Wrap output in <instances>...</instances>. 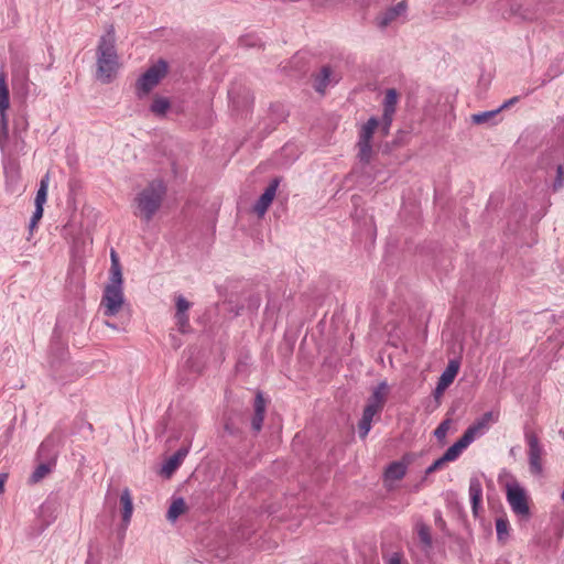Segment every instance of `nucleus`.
Returning a JSON list of instances; mask_svg holds the SVG:
<instances>
[{
  "instance_id": "obj_32",
  "label": "nucleus",
  "mask_w": 564,
  "mask_h": 564,
  "mask_svg": "<svg viewBox=\"0 0 564 564\" xmlns=\"http://www.w3.org/2000/svg\"><path fill=\"white\" fill-rule=\"evenodd\" d=\"M451 424L452 420L446 419L436 427V430L434 431V435L438 441H443L446 437L451 429Z\"/></svg>"
},
{
  "instance_id": "obj_35",
  "label": "nucleus",
  "mask_w": 564,
  "mask_h": 564,
  "mask_svg": "<svg viewBox=\"0 0 564 564\" xmlns=\"http://www.w3.org/2000/svg\"><path fill=\"white\" fill-rule=\"evenodd\" d=\"M509 522L507 519L499 518L496 520V531L499 540H502L508 534Z\"/></svg>"
},
{
  "instance_id": "obj_27",
  "label": "nucleus",
  "mask_w": 564,
  "mask_h": 564,
  "mask_svg": "<svg viewBox=\"0 0 564 564\" xmlns=\"http://www.w3.org/2000/svg\"><path fill=\"white\" fill-rule=\"evenodd\" d=\"M358 158L362 163H369L372 154L371 142L358 141Z\"/></svg>"
},
{
  "instance_id": "obj_45",
  "label": "nucleus",
  "mask_w": 564,
  "mask_h": 564,
  "mask_svg": "<svg viewBox=\"0 0 564 564\" xmlns=\"http://www.w3.org/2000/svg\"><path fill=\"white\" fill-rule=\"evenodd\" d=\"M134 93L135 95L141 98V75H139L137 78H135V82H134Z\"/></svg>"
},
{
  "instance_id": "obj_29",
  "label": "nucleus",
  "mask_w": 564,
  "mask_h": 564,
  "mask_svg": "<svg viewBox=\"0 0 564 564\" xmlns=\"http://www.w3.org/2000/svg\"><path fill=\"white\" fill-rule=\"evenodd\" d=\"M484 432L479 430L475 424H471L467 427L460 438L467 444L470 445L477 437L481 436Z\"/></svg>"
},
{
  "instance_id": "obj_18",
  "label": "nucleus",
  "mask_w": 564,
  "mask_h": 564,
  "mask_svg": "<svg viewBox=\"0 0 564 564\" xmlns=\"http://www.w3.org/2000/svg\"><path fill=\"white\" fill-rule=\"evenodd\" d=\"M171 108V102L166 97H162L155 95L150 105V111L156 117H164L169 109Z\"/></svg>"
},
{
  "instance_id": "obj_16",
  "label": "nucleus",
  "mask_w": 564,
  "mask_h": 564,
  "mask_svg": "<svg viewBox=\"0 0 564 564\" xmlns=\"http://www.w3.org/2000/svg\"><path fill=\"white\" fill-rule=\"evenodd\" d=\"M377 414H379L377 411L372 410L371 408L365 406L362 417L358 424V433L360 438H366V436L371 430L373 416Z\"/></svg>"
},
{
  "instance_id": "obj_9",
  "label": "nucleus",
  "mask_w": 564,
  "mask_h": 564,
  "mask_svg": "<svg viewBox=\"0 0 564 564\" xmlns=\"http://www.w3.org/2000/svg\"><path fill=\"white\" fill-rule=\"evenodd\" d=\"M408 4L405 1H400L395 6L387 9L384 12L377 17V24L384 29L392 23L397 18L403 15L406 12Z\"/></svg>"
},
{
  "instance_id": "obj_11",
  "label": "nucleus",
  "mask_w": 564,
  "mask_h": 564,
  "mask_svg": "<svg viewBox=\"0 0 564 564\" xmlns=\"http://www.w3.org/2000/svg\"><path fill=\"white\" fill-rule=\"evenodd\" d=\"M188 454L187 447H181L171 457H169L161 468V474L170 478L173 473L181 466L186 455Z\"/></svg>"
},
{
  "instance_id": "obj_17",
  "label": "nucleus",
  "mask_w": 564,
  "mask_h": 564,
  "mask_svg": "<svg viewBox=\"0 0 564 564\" xmlns=\"http://www.w3.org/2000/svg\"><path fill=\"white\" fill-rule=\"evenodd\" d=\"M51 354L53 357L52 368L55 369L57 362L62 364L66 360L68 351L64 343L56 340L55 337H53L51 344Z\"/></svg>"
},
{
  "instance_id": "obj_21",
  "label": "nucleus",
  "mask_w": 564,
  "mask_h": 564,
  "mask_svg": "<svg viewBox=\"0 0 564 564\" xmlns=\"http://www.w3.org/2000/svg\"><path fill=\"white\" fill-rule=\"evenodd\" d=\"M332 70L328 66H324L321 73L315 77L314 88L317 93L324 94L328 84L330 83Z\"/></svg>"
},
{
  "instance_id": "obj_30",
  "label": "nucleus",
  "mask_w": 564,
  "mask_h": 564,
  "mask_svg": "<svg viewBox=\"0 0 564 564\" xmlns=\"http://www.w3.org/2000/svg\"><path fill=\"white\" fill-rule=\"evenodd\" d=\"M497 419L495 417L492 412H486L481 417L475 421V424L479 430L484 433L489 429L491 422H495Z\"/></svg>"
},
{
  "instance_id": "obj_38",
  "label": "nucleus",
  "mask_w": 564,
  "mask_h": 564,
  "mask_svg": "<svg viewBox=\"0 0 564 564\" xmlns=\"http://www.w3.org/2000/svg\"><path fill=\"white\" fill-rule=\"evenodd\" d=\"M564 186V171L562 165H557L556 169V178L553 183V189L558 191Z\"/></svg>"
},
{
  "instance_id": "obj_39",
  "label": "nucleus",
  "mask_w": 564,
  "mask_h": 564,
  "mask_svg": "<svg viewBox=\"0 0 564 564\" xmlns=\"http://www.w3.org/2000/svg\"><path fill=\"white\" fill-rule=\"evenodd\" d=\"M110 260H111V265H110L109 272H115V271H121L122 270L121 264H120L119 256L115 251V249L110 250Z\"/></svg>"
},
{
  "instance_id": "obj_37",
  "label": "nucleus",
  "mask_w": 564,
  "mask_h": 564,
  "mask_svg": "<svg viewBox=\"0 0 564 564\" xmlns=\"http://www.w3.org/2000/svg\"><path fill=\"white\" fill-rule=\"evenodd\" d=\"M123 279H122V270L109 272V282L106 285H115L122 288Z\"/></svg>"
},
{
  "instance_id": "obj_40",
  "label": "nucleus",
  "mask_w": 564,
  "mask_h": 564,
  "mask_svg": "<svg viewBox=\"0 0 564 564\" xmlns=\"http://www.w3.org/2000/svg\"><path fill=\"white\" fill-rule=\"evenodd\" d=\"M445 462L443 460L442 457L437 458L431 466H429L425 470V475H430L436 470H440L442 469L444 466H445Z\"/></svg>"
},
{
  "instance_id": "obj_49",
  "label": "nucleus",
  "mask_w": 564,
  "mask_h": 564,
  "mask_svg": "<svg viewBox=\"0 0 564 564\" xmlns=\"http://www.w3.org/2000/svg\"><path fill=\"white\" fill-rule=\"evenodd\" d=\"M561 499H562V501H563V503H564V489H563V492H562V495H561Z\"/></svg>"
},
{
  "instance_id": "obj_34",
  "label": "nucleus",
  "mask_w": 564,
  "mask_h": 564,
  "mask_svg": "<svg viewBox=\"0 0 564 564\" xmlns=\"http://www.w3.org/2000/svg\"><path fill=\"white\" fill-rule=\"evenodd\" d=\"M417 535L420 541L427 547L432 544V539L430 534V529L425 524L417 525Z\"/></svg>"
},
{
  "instance_id": "obj_14",
  "label": "nucleus",
  "mask_w": 564,
  "mask_h": 564,
  "mask_svg": "<svg viewBox=\"0 0 564 564\" xmlns=\"http://www.w3.org/2000/svg\"><path fill=\"white\" fill-rule=\"evenodd\" d=\"M120 505H121L122 525H123V528H126L130 522L132 511H133L132 498H131L129 489H127V488L120 495Z\"/></svg>"
},
{
  "instance_id": "obj_41",
  "label": "nucleus",
  "mask_w": 564,
  "mask_h": 564,
  "mask_svg": "<svg viewBox=\"0 0 564 564\" xmlns=\"http://www.w3.org/2000/svg\"><path fill=\"white\" fill-rule=\"evenodd\" d=\"M44 213L43 207L35 206V210L33 212V215L31 217V220H33V224H39V221L42 219Z\"/></svg>"
},
{
  "instance_id": "obj_22",
  "label": "nucleus",
  "mask_w": 564,
  "mask_h": 564,
  "mask_svg": "<svg viewBox=\"0 0 564 564\" xmlns=\"http://www.w3.org/2000/svg\"><path fill=\"white\" fill-rule=\"evenodd\" d=\"M379 126V120L371 117L360 129L359 141L371 142L373 133Z\"/></svg>"
},
{
  "instance_id": "obj_43",
  "label": "nucleus",
  "mask_w": 564,
  "mask_h": 564,
  "mask_svg": "<svg viewBox=\"0 0 564 564\" xmlns=\"http://www.w3.org/2000/svg\"><path fill=\"white\" fill-rule=\"evenodd\" d=\"M447 388H448V387L442 386L441 383H438V382H437L436 388H435V390H434V392H433L434 398H435L436 400H438V399L444 394V392H445V390H446Z\"/></svg>"
},
{
  "instance_id": "obj_26",
  "label": "nucleus",
  "mask_w": 564,
  "mask_h": 564,
  "mask_svg": "<svg viewBox=\"0 0 564 564\" xmlns=\"http://www.w3.org/2000/svg\"><path fill=\"white\" fill-rule=\"evenodd\" d=\"M499 113H500V109L474 113V115H471V122L475 124L489 123L494 119H496Z\"/></svg>"
},
{
  "instance_id": "obj_6",
  "label": "nucleus",
  "mask_w": 564,
  "mask_h": 564,
  "mask_svg": "<svg viewBox=\"0 0 564 564\" xmlns=\"http://www.w3.org/2000/svg\"><path fill=\"white\" fill-rule=\"evenodd\" d=\"M169 70V64L165 59L153 61L149 68L143 72V93L156 86L164 78Z\"/></svg>"
},
{
  "instance_id": "obj_20",
  "label": "nucleus",
  "mask_w": 564,
  "mask_h": 564,
  "mask_svg": "<svg viewBox=\"0 0 564 564\" xmlns=\"http://www.w3.org/2000/svg\"><path fill=\"white\" fill-rule=\"evenodd\" d=\"M468 446L469 445H467L462 438H459L446 449V452L442 456L443 460L445 463L456 460L462 454V452L466 449Z\"/></svg>"
},
{
  "instance_id": "obj_23",
  "label": "nucleus",
  "mask_w": 564,
  "mask_h": 564,
  "mask_svg": "<svg viewBox=\"0 0 564 564\" xmlns=\"http://www.w3.org/2000/svg\"><path fill=\"white\" fill-rule=\"evenodd\" d=\"M10 106V93L6 83V77L3 74L0 75V112L4 115V111Z\"/></svg>"
},
{
  "instance_id": "obj_24",
  "label": "nucleus",
  "mask_w": 564,
  "mask_h": 564,
  "mask_svg": "<svg viewBox=\"0 0 564 564\" xmlns=\"http://www.w3.org/2000/svg\"><path fill=\"white\" fill-rule=\"evenodd\" d=\"M186 510V503L183 498L175 499L167 510V519L175 521Z\"/></svg>"
},
{
  "instance_id": "obj_7",
  "label": "nucleus",
  "mask_w": 564,
  "mask_h": 564,
  "mask_svg": "<svg viewBox=\"0 0 564 564\" xmlns=\"http://www.w3.org/2000/svg\"><path fill=\"white\" fill-rule=\"evenodd\" d=\"M398 102V93L394 88H390L386 91L383 101V115H382V131L388 134L390 124L392 122L393 115L395 112V106Z\"/></svg>"
},
{
  "instance_id": "obj_46",
  "label": "nucleus",
  "mask_w": 564,
  "mask_h": 564,
  "mask_svg": "<svg viewBox=\"0 0 564 564\" xmlns=\"http://www.w3.org/2000/svg\"><path fill=\"white\" fill-rule=\"evenodd\" d=\"M389 564H401V556H400V554L394 553V554L389 558Z\"/></svg>"
},
{
  "instance_id": "obj_4",
  "label": "nucleus",
  "mask_w": 564,
  "mask_h": 564,
  "mask_svg": "<svg viewBox=\"0 0 564 564\" xmlns=\"http://www.w3.org/2000/svg\"><path fill=\"white\" fill-rule=\"evenodd\" d=\"M525 441L528 444V457L530 471L534 475L542 473V455L543 447L540 444L539 437L533 432H525Z\"/></svg>"
},
{
  "instance_id": "obj_3",
  "label": "nucleus",
  "mask_w": 564,
  "mask_h": 564,
  "mask_svg": "<svg viewBox=\"0 0 564 564\" xmlns=\"http://www.w3.org/2000/svg\"><path fill=\"white\" fill-rule=\"evenodd\" d=\"M124 304V295L121 286L106 285L101 303L106 316H115Z\"/></svg>"
},
{
  "instance_id": "obj_12",
  "label": "nucleus",
  "mask_w": 564,
  "mask_h": 564,
  "mask_svg": "<svg viewBox=\"0 0 564 564\" xmlns=\"http://www.w3.org/2000/svg\"><path fill=\"white\" fill-rule=\"evenodd\" d=\"M408 469V464L403 460L392 462L384 471V482L388 488H391V482L401 480Z\"/></svg>"
},
{
  "instance_id": "obj_1",
  "label": "nucleus",
  "mask_w": 564,
  "mask_h": 564,
  "mask_svg": "<svg viewBox=\"0 0 564 564\" xmlns=\"http://www.w3.org/2000/svg\"><path fill=\"white\" fill-rule=\"evenodd\" d=\"M120 68L119 56L116 48V35L111 28L104 34L96 48V72L97 82L107 85L113 82Z\"/></svg>"
},
{
  "instance_id": "obj_5",
  "label": "nucleus",
  "mask_w": 564,
  "mask_h": 564,
  "mask_svg": "<svg viewBox=\"0 0 564 564\" xmlns=\"http://www.w3.org/2000/svg\"><path fill=\"white\" fill-rule=\"evenodd\" d=\"M507 500L514 513L522 517L529 516L528 499L523 488H521L519 484L513 482L507 485Z\"/></svg>"
},
{
  "instance_id": "obj_47",
  "label": "nucleus",
  "mask_w": 564,
  "mask_h": 564,
  "mask_svg": "<svg viewBox=\"0 0 564 564\" xmlns=\"http://www.w3.org/2000/svg\"><path fill=\"white\" fill-rule=\"evenodd\" d=\"M8 478V475L7 474H0V494L3 492L4 490V484H6V480Z\"/></svg>"
},
{
  "instance_id": "obj_8",
  "label": "nucleus",
  "mask_w": 564,
  "mask_h": 564,
  "mask_svg": "<svg viewBox=\"0 0 564 564\" xmlns=\"http://www.w3.org/2000/svg\"><path fill=\"white\" fill-rule=\"evenodd\" d=\"M279 184L280 180L273 178L265 188L264 193L257 200L253 209L258 216L262 217L267 213L268 208L270 207L271 203L275 197Z\"/></svg>"
},
{
  "instance_id": "obj_25",
  "label": "nucleus",
  "mask_w": 564,
  "mask_h": 564,
  "mask_svg": "<svg viewBox=\"0 0 564 564\" xmlns=\"http://www.w3.org/2000/svg\"><path fill=\"white\" fill-rule=\"evenodd\" d=\"M47 189H48V174L43 176L40 181V186L35 196V206L43 207L47 199Z\"/></svg>"
},
{
  "instance_id": "obj_44",
  "label": "nucleus",
  "mask_w": 564,
  "mask_h": 564,
  "mask_svg": "<svg viewBox=\"0 0 564 564\" xmlns=\"http://www.w3.org/2000/svg\"><path fill=\"white\" fill-rule=\"evenodd\" d=\"M518 101H519V97H512L509 100H506L498 109H500V111H501L503 109L511 107L512 105H514Z\"/></svg>"
},
{
  "instance_id": "obj_15",
  "label": "nucleus",
  "mask_w": 564,
  "mask_h": 564,
  "mask_svg": "<svg viewBox=\"0 0 564 564\" xmlns=\"http://www.w3.org/2000/svg\"><path fill=\"white\" fill-rule=\"evenodd\" d=\"M460 362L457 359H452L448 361L447 367L442 372L438 383L445 387H449L455 380L458 371H459Z\"/></svg>"
},
{
  "instance_id": "obj_31",
  "label": "nucleus",
  "mask_w": 564,
  "mask_h": 564,
  "mask_svg": "<svg viewBox=\"0 0 564 564\" xmlns=\"http://www.w3.org/2000/svg\"><path fill=\"white\" fill-rule=\"evenodd\" d=\"M175 323L181 333H186L189 329L187 313H175Z\"/></svg>"
},
{
  "instance_id": "obj_28",
  "label": "nucleus",
  "mask_w": 564,
  "mask_h": 564,
  "mask_svg": "<svg viewBox=\"0 0 564 564\" xmlns=\"http://www.w3.org/2000/svg\"><path fill=\"white\" fill-rule=\"evenodd\" d=\"M51 471V467L46 463L40 464L34 471L31 474L29 478L30 484H36L41 481L48 473Z\"/></svg>"
},
{
  "instance_id": "obj_33",
  "label": "nucleus",
  "mask_w": 564,
  "mask_h": 564,
  "mask_svg": "<svg viewBox=\"0 0 564 564\" xmlns=\"http://www.w3.org/2000/svg\"><path fill=\"white\" fill-rule=\"evenodd\" d=\"M1 116L2 118L0 121V148L3 151L6 144L9 141V128L4 115Z\"/></svg>"
},
{
  "instance_id": "obj_48",
  "label": "nucleus",
  "mask_w": 564,
  "mask_h": 564,
  "mask_svg": "<svg viewBox=\"0 0 564 564\" xmlns=\"http://www.w3.org/2000/svg\"><path fill=\"white\" fill-rule=\"evenodd\" d=\"M37 226V224H33V220L30 219L29 229L32 232L33 229Z\"/></svg>"
},
{
  "instance_id": "obj_2",
  "label": "nucleus",
  "mask_w": 564,
  "mask_h": 564,
  "mask_svg": "<svg viewBox=\"0 0 564 564\" xmlns=\"http://www.w3.org/2000/svg\"><path fill=\"white\" fill-rule=\"evenodd\" d=\"M165 193L166 187L160 180L151 182L143 189V216L150 218L160 208Z\"/></svg>"
},
{
  "instance_id": "obj_10",
  "label": "nucleus",
  "mask_w": 564,
  "mask_h": 564,
  "mask_svg": "<svg viewBox=\"0 0 564 564\" xmlns=\"http://www.w3.org/2000/svg\"><path fill=\"white\" fill-rule=\"evenodd\" d=\"M389 386L386 381L380 382L368 399L367 408L380 413L386 404Z\"/></svg>"
},
{
  "instance_id": "obj_42",
  "label": "nucleus",
  "mask_w": 564,
  "mask_h": 564,
  "mask_svg": "<svg viewBox=\"0 0 564 564\" xmlns=\"http://www.w3.org/2000/svg\"><path fill=\"white\" fill-rule=\"evenodd\" d=\"M134 214L141 213V193H137L133 198Z\"/></svg>"
},
{
  "instance_id": "obj_19",
  "label": "nucleus",
  "mask_w": 564,
  "mask_h": 564,
  "mask_svg": "<svg viewBox=\"0 0 564 564\" xmlns=\"http://www.w3.org/2000/svg\"><path fill=\"white\" fill-rule=\"evenodd\" d=\"M469 497L473 511L476 513L482 498V487L477 478H471L469 481Z\"/></svg>"
},
{
  "instance_id": "obj_13",
  "label": "nucleus",
  "mask_w": 564,
  "mask_h": 564,
  "mask_svg": "<svg viewBox=\"0 0 564 564\" xmlns=\"http://www.w3.org/2000/svg\"><path fill=\"white\" fill-rule=\"evenodd\" d=\"M254 414L251 420V426L253 431L259 432L262 427L265 413V400L261 392H258L254 399Z\"/></svg>"
},
{
  "instance_id": "obj_36",
  "label": "nucleus",
  "mask_w": 564,
  "mask_h": 564,
  "mask_svg": "<svg viewBox=\"0 0 564 564\" xmlns=\"http://www.w3.org/2000/svg\"><path fill=\"white\" fill-rule=\"evenodd\" d=\"M175 306V313H187V311L192 307V303L187 301L183 295H178L176 296Z\"/></svg>"
}]
</instances>
